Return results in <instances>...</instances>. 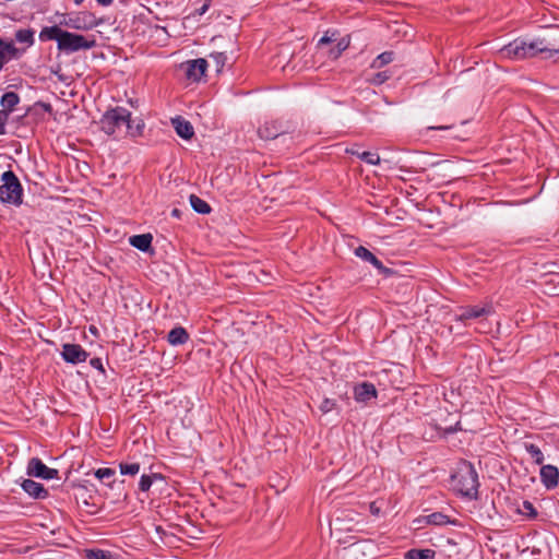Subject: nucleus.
I'll list each match as a JSON object with an SVG mask.
<instances>
[{
	"mask_svg": "<svg viewBox=\"0 0 559 559\" xmlns=\"http://www.w3.org/2000/svg\"><path fill=\"white\" fill-rule=\"evenodd\" d=\"M96 46L95 38L85 37L80 34L70 33L64 31L61 39L59 40L58 49L66 53H72L80 50H87Z\"/></svg>",
	"mask_w": 559,
	"mask_h": 559,
	"instance_id": "nucleus-6",
	"label": "nucleus"
},
{
	"mask_svg": "<svg viewBox=\"0 0 559 559\" xmlns=\"http://www.w3.org/2000/svg\"><path fill=\"white\" fill-rule=\"evenodd\" d=\"M533 44L537 55L545 53L546 59L559 60V48H557L559 43L556 38L536 37L533 39Z\"/></svg>",
	"mask_w": 559,
	"mask_h": 559,
	"instance_id": "nucleus-8",
	"label": "nucleus"
},
{
	"mask_svg": "<svg viewBox=\"0 0 559 559\" xmlns=\"http://www.w3.org/2000/svg\"><path fill=\"white\" fill-rule=\"evenodd\" d=\"M82 2H83V0H74V3L78 5L81 4Z\"/></svg>",
	"mask_w": 559,
	"mask_h": 559,
	"instance_id": "nucleus-48",
	"label": "nucleus"
},
{
	"mask_svg": "<svg viewBox=\"0 0 559 559\" xmlns=\"http://www.w3.org/2000/svg\"><path fill=\"white\" fill-rule=\"evenodd\" d=\"M454 489L469 499H476L478 496V474L469 462H463L452 475Z\"/></svg>",
	"mask_w": 559,
	"mask_h": 559,
	"instance_id": "nucleus-2",
	"label": "nucleus"
},
{
	"mask_svg": "<svg viewBox=\"0 0 559 559\" xmlns=\"http://www.w3.org/2000/svg\"><path fill=\"white\" fill-rule=\"evenodd\" d=\"M63 29L57 25L44 27L39 33V39L41 41L46 40H56L57 46L59 45V40L63 34Z\"/></svg>",
	"mask_w": 559,
	"mask_h": 559,
	"instance_id": "nucleus-22",
	"label": "nucleus"
},
{
	"mask_svg": "<svg viewBox=\"0 0 559 559\" xmlns=\"http://www.w3.org/2000/svg\"><path fill=\"white\" fill-rule=\"evenodd\" d=\"M190 204L192 209L199 214H209L212 210L206 201L202 200L195 194L190 195Z\"/></svg>",
	"mask_w": 559,
	"mask_h": 559,
	"instance_id": "nucleus-24",
	"label": "nucleus"
},
{
	"mask_svg": "<svg viewBox=\"0 0 559 559\" xmlns=\"http://www.w3.org/2000/svg\"><path fill=\"white\" fill-rule=\"evenodd\" d=\"M431 130H448L450 129L449 126H440V127H430Z\"/></svg>",
	"mask_w": 559,
	"mask_h": 559,
	"instance_id": "nucleus-46",
	"label": "nucleus"
},
{
	"mask_svg": "<svg viewBox=\"0 0 559 559\" xmlns=\"http://www.w3.org/2000/svg\"><path fill=\"white\" fill-rule=\"evenodd\" d=\"M358 157L369 165L380 164V156L377 153L362 152L361 154H358Z\"/></svg>",
	"mask_w": 559,
	"mask_h": 559,
	"instance_id": "nucleus-32",
	"label": "nucleus"
},
{
	"mask_svg": "<svg viewBox=\"0 0 559 559\" xmlns=\"http://www.w3.org/2000/svg\"><path fill=\"white\" fill-rule=\"evenodd\" d=\"M526 451L530 453L531 457L534 460V462L538 465L543 464L544 462V454L540 451V449L534 444V443H526L525 444Z\"/></svg>",
	"mask_w": 559,
	"mask_h": 559,
	"instance_id": "nucleus-28",
	"label": "nucleus"
},
{
	"mask_svg": "<svg viewBox=\"0 0 559 559\" xmlns=\"http://www.w3.org/2000/svg\"><path fill=\"white\" fill-rule=\"evenodd\" d=\"M523 509L531 518H535L537 515V511L535 510L533 503L530 501L523 502Z\"/></svg>",
	"mask_w": 559,
	"mask_h": 559,
	"instance_id": "nucleus-38",
	"label": "nucleus"
},
{
	"mask_svg": "<svg viewBox=\"0 0 559 559\" xmlns=\"http://www.w3.org/2000/svg\"><path fill=\"white\" fill-rule=\"evenodd\" d=\"M335 406V402L332 401V400H329V399H325L321 405H320V409L323 412V413H329L331 412Z\"/></svg>",
	"mask_w": 559,
	"mask_h": 559,
	"instance_id": "nucleus-37",
	"label": "nucleus"
},
{
	"mask_svg": "<svg viewBox=\"0 0 559 559\" xmlns=\"http://www.w3.org/2000/svg\"><path fill=\"white\" fill-rule=\"evenodd\" d=\"M100 5L107 7L111 4L112 0H96Z\"/></svg>",
	"mask_w": 559,
	"mask_h": 559,
	"instance_id": "nucleus-45",
	"label": "nucleus"
},
{
	"mask_svg": "<svg viewBox=\"0 0 559 559\" xmlns=\"http://www.w3.org/2000/svg\"><path fill=\"white\" fill-rule=\"evenodd\" d=\"M61 356L67 362L76 365L86 361L90 354L79 344L67 343L62 346Z\"/></svg>",
	"mask_w": 559,
	"mask_h": 559,
	"instance_id": "nucleus-9",
	"label": "nucleus"
},
{
	"mask_svg": "<svg viewBox=\"0 0 559 559\" xmlns=\"http://www.w3.org/2000/svg\"><path fill=\"white\" fill-rule=\"evenodd\" d=\"M189 334L182 326L171 329L167 335V341L174 346L183 345L188 342Z\"/></svg>",
	"mask_w": 559,
	"mask_h": 559,
	"instance_id": "nucleus-19",
	"label": "nucleus"
},
{
	"mask_svg": "<svg viewBox=\"0 0 559 559\" xmlns=\"http://www.w3.org/2000/svg\"><path fill=\"white\" fill-rule=\"evenodd\" d=\"M90 364H91L92 367L98 369L103 373L105 372L100 358H92L90 360Z\"/></svg>",
	"mask_w": 559,
	"mask_h": 559,
	"instance_id": "nucleus-40",
	"label": "nucleus"
},
{
	"mask_svg": "<svg viewBox=\"0 0 559 559\" xmlns=\"http://www.w3.org/2000/svg\"><path fill=\"white\" fill-rule=\"evenodd\" d=\"M114 475H115V471H114L112 468H109V467L98 468V469L95 472V476H96L98 479H100V480L109 479V478H111Z\"/></svg>",
	"mask_w": 559,
	"mask_h": 559,
	"instance_id": "nucleus-34",
	"label": "nucleus"
},
{
	"mask_svg": "<svg viewBox=\"0 0 559 559\" xmlns=\"http://www.w3.org/2000/svg\"><path fill=\"white\" fill-rule=\"evenodd\" d=\"M1 106L3 109L0 111H5L7 114V120L9 119L10 112H12L15 108V106L20 103V96L14 92H7L1 97Z\"/></svg>",
	"mask_w": 559,
	"mask_h": 559,
	"instance_id": "nucleus-21",
	"label": "nucleus"
},
{
	"mask_svg": "<svg viewBox=\"0 0 559 559\" xmlns=\"http://www.w3.org/2000/svg\"><path fill=\"white\" fill-rule=\"evenodd\" d=\"M66 25L68 27L75 28V29H84V28L87 27L85 24H82L81 19L79 16L78 17H70L66 22Z\"/></svg>",
	"mask_w": 559,
	"mask_h": 559,
	"instance_id": "nucleus-36",
	"label": "nucleus"
},
{
	"mask_svg": "<svg viewBox=\"0 0 559 559\" xmlns=\"http://www.w3.org/2000/svg\"><path fill=\"white\" fill-rule=\"evenodd\" d=\"M493 312L495 310L492 305L490 302H485L479 305L462 306L457 309L454 317L456 321L464 323L466 326L471 325V321H477L480 326L476 330L478 332H485V321Z\"/></svg>",
	"mask_w": 559,
	"mask_h": 559,
	"instance_id": "nucleus-3",
	"label": "nucleus"
},
{
	"mask_svg": "<svg viewBox=\"0 0 559 559\" xmlns=\"http://www.w3.org/2000/svg\"><path fill=\"white\" fill-rule=\"evenodd\" d=\"M390 79V74L386 71L376 73L370 82L376 85H381Z\"/></svg>",
	"mask_w": 559,
	"mask_h": 559,
	"instance_id": "nucleus-35",
	"label": "nucleus"
},
{
	"mask_svg": "<svg viewBox=\"0 0 559 559\" xmlns=\"http://www.w3.org/2000/svg\"><path fill=\"white\" fill-rule=\"evenodd\" d=\"M347 47L348 43L342 39L330 50L329 55L332 59H337Z\"/></svg>",
	"mask_w": 559,
	"mask_h": 559,
	"instance_id": "nucleus-33",
	"label": "nucleus"
},
{
	"mask_svg": "<svg viewBox=\"0 0 559 559\" xmlns=\"http://www.w3.org/2000/svg\"><path fill=\"white\" fill-rule=\"evenodd\" d=\"M173 127L175 128L176 133L185 139L190 140L194 135V130L192 124L183 119L182 117H176L171 119Z\"/></svg>",
	"mask_w": 559,
	"mask_h": 559,
	"instance_id": "nucleus-18",
	"label": "nucleus"
},
{
	"mask_svg": "<svg viewBox=\"0 0 559 559\" xmlns=\"http://www.w3.org/2000/svg\"><path fill=\"white\" fill-rule=\"evenodd\" d=\"M186 71V76L192 82H199L205 74L207 61L203 58L189 60L182 64Z\"/></svg>",
	"mask_w": 559,
	"mask_h": 559,
	"instance_id": "nucleus-11",
	"label": "nucleus"
},
{
	"mask_svg": "<svg viewBox=\"0 0 559 559\" xmlns=\"http://www.w3.org/2000/svg\"><path fill=\"white\" fill-rule=\"evenodd\" d=\"M333 41V38L328 36V34H325L323 37L320 38L319 43H318V46H322V45H325V44H330Z\"/></svg>",
	"mask_w": 559,
	"mask_h": 559,
	"instance_id": "nucleus-41",
	"label": "nucleus"
},
{
	"mask_svg": "<svg viewBox=\"0 0 559 559\" xmlns=\"http://www.w3.org/2000/svg\"><path fill=\"white\" fill-rule=\"evenodd\" d=\"M23 52L24 49H17L12 41L0 39V70L7 61L17 58Z\"/></svg>",
	"mask_w": 559,
	"mask_h": 559,
	"instance_id": "nucleus-16",
	"label": "nucleus"
},
{
	"mask_svg": "<svg viewBox=\"0 0 559 559\" xmlns=\"http://www.w3.org/2000/svg\"><path fill=\"white\" fill-rule=\"evenodd\" d=\"M58 469L50 468L46 466L41 460L37 457H33L29 460L27 465V474L29 476L43 478V479H52L58 477Z\"/></svg>",
	"mask_w": 559,
	"mask_h": 559,
	"instance_id": "nucleus-10",
	"label": "nucleus"
},
{
	"mask_svg": "<svg viewBox=\"0 0 559 559\" xmlns=\"http://www.w3.org/2000/svg\"><path fill=\"white\" fill-rule=\"evenodd\" d=\"M540 480L547 489H554L559 483V469L554 465H543L540 468Z\"/></svg>",
	"mask_w": 559,
	"mask_h": 559,
	"instance_id": "nucleus-14",
	"label": "nucleus"
},
{
	"mask_svg": "<svg viewBox=\"0 0 559 559\" xmlns=\"http://www.w3.org/2000/svg\"><path fill=\"white\" fill-rule=\"evenodd\" d=\"M210 58L215 63L216 72H221L224 69V67H225V64L227 62L226 52H212L210 55Z\"/></svg>",
	"mask_w": 559,
	"mask_h": 559,
	"instance_id": "nucleus-30",
	"label": "nucleus"
},
{
	"mask_svg": "<svg viewBox=\"0 0 559 559\" xmlns=\"http://www.w3.org/2000/svg\"><path fill=\"white\" fill-rule=\"evenodd\" d=\"M15 40L27 46L34 44V31L31 28H22L15 32Z\"/></svg>",
	"mask_w": 559,
	"mask_h": 559,
	"instance_id": "nucleus-26",
	"label": "nucleus"
},
{
	"mask_svg": "<svg viewBox=\"0 0 559 559\" xmlns=\"http://www.w3.org/2000/svg\"><path fill=\"white\" fill-rule=\"evenodd\" d=\"M394 53L393 51H384L380 53L371 63L372 69H380L385 64H389L393 61Z\"/></svg>",
	"mask_w": 559,
	"mask_h": 559,
	"instance_id": "nucleus-27",
	"label": "nucleus"
},
{
	"mask_svg": "<svg viewBox=\"0 0 559 559\" xmlns=\"http://www.w3.org/2000/svg\"><path fill=\"white\" fill-rule=\"evenodd\" d=\"M414 523H416L419 527L423 526V524L427 525H436V526H442L447 524L455 525L456 520H451L448 515L441 513V512H433L429 515L419 516L417 518Z\"/></svg>",
	"mask_w": 559,
	"mask_h": 559,
	"instance_id": "nucleus-12",
	"label": "nucleus"
},
{
	"mask_svg": "<svg viewBox=\"0 0 559 559\" xmlns=\"http://www.w3.org/2000/svg\"><path fill=\"white\" fill-rule=\"evenodd\" d=\"M355 255L361 260L371 263L380 273L391 274L392 271L383 265V263L366 247L359 246L355 249Z\"/></svg>",
	"mask_w": 559,
	"mask_h": 559,
	"instance_id": "nucleus-13",
	"label": "nucleus"
},
{
	"mask_svg": "<svg viewBox=\"0 0 559 559\" xmlns=\"http://www.w3.org/2000/svg\"><path fill=\"white\" fill-rule=\"evenodd\" d=\"M210 3H204L200 9L195 10L197 15H203L209 10Z\"/></svg>",
	"mask_w": 559,
	"mask_h": 559,
	"instance_id": "nucleus-42",
	"label": "nucleus"
},
{
	"mask_svg": "<svg viewBox=\"0 0 559 559\" xmlns=\"http://www.w3.org/2000/svg\"><path fill=\"white\" fill-rule=\"evenodd\" d=\"M120 473L122 475H131L134 476L140 472L139 463H123L119 464Z\"/></svg>",
	"mask_w": 559,
	"mask_h": 559,
	"instance_id": "nucleus-31",
	"label": "nucleus"
},
{
	"mask_svg": "<svg viewBox=\"0 0 559 559\" xmlns=\"http://www.w3.org/2000/svg\"><path fill=\"white\" fill-rule=\"evenodd\" d=\"M0 201L14 205L22 204L23 188L19 178L12 170H7L1 176Z\"/></svg>",
	"mask_w": 559,
	"mask_h": 559,
	"instance_id": "nucleus-4",
	"label": "nucleus"
},
{
	"mask_svg": "<svg viewBox=\"0 0 559 559\" xmlns=\"http://www.w3.org/2000/svg\"><path fill=\"white\" fill-rule=\"evenodd\" d=\"M153 479H163L162 475L159 474H153V475H142L141 476V479H140V483H139V489L141 491H147L152 484H153Z\"/></svg>",
	"mask_w": 559,
	"mask_h": 559,
	"instance_id": "nucleus-29",
	"label": "nucleus"
},
{
	"mask_svg": "<svg viewBox=\"0 0 559 559\" xmlns=\"http://www.w3.org/2000/svg\"><path fill=\"white\" fill-rule=\"evenodd\" d=\"M5 124H7V114H5V111H0V134H3L5 132Z\"/></svg>",
	"mask_w": 559,
	"mask_h": 559,
	"instance_id": "nucleus-39",
	"label": "nucleus"
},
{
	"mask_svg": "<svg viewBox=\"0 0 559 559\" xmlns=\"http://www.w3.org/2000/svg\"><path fill=\"white\" fill-rule=\"evenodd\" d=\"M436 551L433 549H409L406 552V559H435Z\"/></svg>",
	"mask_w": 559,
	"mask_h": 559,
	"instance_id": "nucleus-25",
	"label": "nucleus"
},
{
	"mask_svg": "<svg viewBox=\"0 0 559 559\" xmlns=\"http://www.w3.org/2000/svg\"><path fill=\"white\" fill-rule=\"evenodd\" d=\"M346 153H348L350 155H356V156H358V154H361L359 152V150L357 148V145H353L352 147L346 148Z\"/></svg>",
	"mask_w": 559,
	"mask_h": 559,
	"instance_id": "nucleus-43",
	"label": "nucleus"
},
{
	"mask_svg": "<svg viewBox=\"0 0 559 559\" xmlns=\"http://www.w3.org/2000/svg\"><path fill=\"white\" fill-rule=\"evenodd\" d=\"M83 556L85 559H118L110 551L98 548L84 549Z\"/></svg>",
	"mask_w": 559,
	"mask_h": 559,
	"instance_id": "nucleus-23",
	"label": "nucleus"
},
{
	"mask_svg": "<svg viewBox=\"0 0 559 559\" xmlns=\"http://www.w3.org/2000/svg\"><path fill=\"white\" fill-rule=\"evenodd\" d=\"M156 28H157V29H162V31L166 32V28H165V27L157 26Z\"/></svg>",
	"mask_w": 559,
	"mask_h": 559,
	"instance_id": "nucleus-49",
	"label": "nucleus"
},
{
	"mask_svg": "<svg viewBox=\"0 0 559 559\" xmlns=\"http://www.w3.org/2000/svg\"><path fill=\"white\" fill-rule=\"evenodd\" d=\"M100 129L108 135L120 136L130 133L132 136L140 134L141 126L138 124L135 130L131 126V112L123 107H116L107 110L100 121Z\"/></svg>",
	"mask_w": 559,
	"mask_h": 559,
	"instance_id": "nucleus-1",
	"label": "nucleus"
},
{
	"mask_svg": "<svg viewBox=\"0 0 559 559\" xmlns=\"http://www.w3.org/2000/svg\"><path fill=\"white\" fill-rule=\"evenodd\" d=\"M293 131V124L287 120L273 119L265 121L258 129V134L262 140H274L282 134Z\"/></svg>",
	"mask_w": 559,
	"mask_h": 559,
	"instance_id": "nucleus-7",
	"label": "nucleus"
},
{
	"mask_svg": "<svg viewBox=\"0 0 559 559\" xmlns=\"http://www.w3.org/2000/svg\"><path fill=\"white\" fill-rule=\"evenodd\" d=\"M440 429H442L444 432L447 433H451V432H454L456 431V428L453 427V426H449V427H439Z\"/></svg>",
	"mask_w": 559,
	"mask_h": 559,
	"instance_id": "nucleus-44",
	"label": "nucleus"
},
{
	"mask_svg": "<svg viewBox=\"0 0 559 559\" xmlns=\"http://www.w3.org/2000/svg\"><path fill=\"white\" fill-rule=\"evenodd\" d=\"M499 53L502 58L510 60H523L537 56L533 40L527 41L522 38H516L503 46Z\"/></svg>",
	"mask_w": 559,
	"mask_h": 559,
	"instance_id": "nucleus-5",
	"label": "nucleus"
},
{
	"mask_svg": "<svg viewBox=\"0 0 559 559\" xmlns=\"http://www.w3.org/2000/svg\"><path fill=\"white\" fill-rule=\"evenodd\" d=\"M354 397L357 402L367 403L377 397V389L369 382L359 383L354 388Z\"/></svg>",
	"mask_w": 559,
	"mask_h": 559,
	"instance_id": "nucleus-15",
	"label": "nucleus"
},
{
	"mask_svg": "<svg viewBox=\"0 0 559 559\" xmlns=\"http://www.w3.org/2000/svg\"><path fill=\"white\" fill-rule=\"evenodd\" d=\"M23 490L35 499H45L48 497L47 489L40 483L33 479H24L21 484Z\"/></svg>",
	"mask_w": 559,
	"mask_h": 559,
	"instance_id": "nucleus-17",
	"label": "nucleus"
},
{
	"mask_svg": "<svg viewBox=\"0 0 559 559\" xmlns=\"http://www.w3.org/2000/svg\"><path fill=\"white\" fill-rule=\"evenodd\" d=\"M173 215H174V216H179V210L174 209V210H173Z\"/></svg>",
	"mask_w": 559,
	"mask_h": 559,
	"instance_id": "nucleus-47",
	"label": "nucleus"
},
{
	"mask_svg": "<svg viewBox=\"0 0 559 559\" xmlns=\"http://www.w3.org/2000/svg\"><path fill=\"white\" fill-rule=\"evenodd\" d=\"M153 237L151 234H141L130 237V245L140 251L147 252L152 248Z\"/></svg>",
	"mask_w": 559,
	"mask_h": 559,
	"instance_id": "nucleus-20",
	"label": "nucleus"
}]
</instances>
